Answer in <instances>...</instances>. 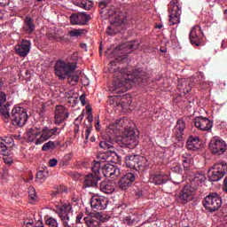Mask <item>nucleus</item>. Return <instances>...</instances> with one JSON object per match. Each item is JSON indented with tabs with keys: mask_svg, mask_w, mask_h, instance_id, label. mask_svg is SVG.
I'll use <instances>...</instances> for the list:
<instances>
[{
	"mask_svg": "<svg viewBox=\"0 0 227 227\" xmlns=\"http://www.w3.org/2000/svg\"><path fill=\"white\" fill-rule=\"evenodd\" d=\"M171 171L173 173H177V175H180V173H182V167L180 166V164L177 163L171 168Z\"/></svg>",
	"mask_w": 227,
	"mask_h": 227,
	"instance_id": "43",
	"label": "nucleus"
},
{
	"mask_svg": "<svg viewBox=\"0 0 227 227\" xmlns=\"http://www.w3.org/2000/svg\"><path fill=\"white\" fill-rule=\"evenodd\" d=\"M15 51L20 58H26L31 51V41L23 40L20 44L15 46Z\"/></svg>",
	"mask_w": 227,
	"mask_h": 227,
	"instance_id": "23",
	"label": "nucleus"
},
{
	"mask_svg": "<svg viewBox=\"0 0 227 227\" xmlns=\"http://www.w3.org/2000/svg\"><path fill=\"white\" fill-rule=\"evenodd\" d=\"M79 132V123L74 122V133L77 134Z\"/></svg>",
	"mask_w": 227,
	"mask_h": 227,
	"instance_id": "55",
	"label": "nucleus"
},
{
	"mask_svg": "<svg viewBox=\"0 0 227 227\" xmlns=\"http://www.w3.org/2000/svg\"><path fill=\"white\" fill-rule=\"evenodd\" d=\"M46 224L49 227H58L59 226V223H58V220L56 218L50 216L46 219Z\"/></svg>",
	"mask_w": 227,
	"mask_h": 227,
	"instance_id": "37",
	"label": "nucleus"
},
{
	"mask_svg": "<svg viewBox=\"0 0 227 227\" xmlns=\"http://www.w3.org/2000/svg\"><path fill=\"white\" fill-rule=\"evenodd\" d=\"M134 180H136V176L134 175V173L128 172L124 175V176L120 179L117 184V187L121 191H127V189H129V187L132 185Z\"/></svg>",
	"mask_w": 227,
	"mask_h": 227,
	"instance_id": "16",
	"label": "nucleus"
},
{
	"mask_svg": "<svg viewBox=\"0 0 227 227\" xmlns=\"http://www.w3.org/2000/svg\"><path fill=\"white\" fill-rule=\"evenodd\" d=\"M84 120V114H81L75 120L74 123H81Z\"/></svg>",
	"mask_w": 227,
	"mask_h": 227,
	"instance_id": "50",
	"label": "nucleus"
},
{
	"mask_svg": "<svg viewBox=\"0 0 227 227\" xmlns=\"http://www.w3.org/2000/svg\"><path fill=\"white\" fill-rule=\"evenodd\" d=\"M176 200L179 203H189V201H192V187H191L190 185L184 186Z\"/></svg>",
	"mask_w": 227,
	"mask_h": 227,
	"instance_id": "21",
	"label": "nucleus"
},
{
	"mask_svg": "<svg viewBox=\"0 0 227 227\" xmlns=\"http://www.w3.org/2000/svg\"><path fill=\"white\" fill-rule=\"evenodd\" d=\"M83 221L87 227H100V222L95 216H84Z\"/></svg>",
	"mask_w": 227,
	"mask_h": 227,
	"instance_id": "30",
	"label": "nucleus"
},
{
	"mask_svg": "<svg viewBox=\"0 0 227 227\" xmlns=\"http://www.w3.org/2000/svg\"><path fill=\"white\" fill-rule=\"evenodd\" d=\"M121 175V170L117 166L106 163L100 168V177L104 176L106 178H118Z\"/></svg>",
	"mask_w": 227,
	"mask_h": 227,
	"instance_id": "13",
	"label": "nucleus"
},
{
	"mask_svg": "<svg viewBox=\"0 0 227 227\" xmlns=\"http://www.w3.org/2000/svg\"><path fill=\"white\" fill-rule=\"evenodd\" d=\"M100 190L105 194H113V192L115 191L114 184L111 181H103L99 185Z\"/></svg>",
	"mask_w": 227,
	"mask_h": 227,
	"instance_id": "27",
	"label": "nucleus"
},
{
	"mask_svg": "<svg viewBox=\"0 0 227 227\" xmlns=\"http://www.w3.org/2000/svg\"><path fill=\"white\" fill-rule=\"evenodd\" d=\"M59 193V192L57 191V192L52 193V196H58Z\"/></svg>",
	"mask_w": 227,
	"mask_h": 227,
	"instance_id": "60",
	"label": "nucleus"
},
{
	"mask_svg": "<svg viewBox=\"0 0 227 227\" xmlns=\"http://www.w3.org/2000/svg\"><path fill=\"white\" fill-rule=\"evenodd\" d=\"M86 109L88 113L87 120L90 123H91L93 121V114L91 113V108H90V106H86Z\"/></svg>",
	"mask_w": 227,
	"mask_h": 227,
	"instance_id": "45",
	"label": "nucleus"
},
{
	"mask_svg": "<svg viewBox=\"0 0 227 227\" xmlns=\"http://www.w3.org/2000/svg\"><path fill=\"white\" fill-rule=\"evenodd\" d=\"M36 178H38V180H45V178H47V175H45V171H43V170L38 171L36 174Z\"/></svg>",
	"mask_w": 227,
	"mask_h": 227,
	"instance_id": "44",
	"label": "nucleus"
},
{
	"mask_svg": "<svg viewBox=\"0 0 227 227\" xmlns=\"http://www.w3.org/2000/svg\"><path fill=\"white\" fill-rule=\"evenodd\" d=\"M222 47L223 49H226V45H224V41L222 42Z\"/></svg>",
	"mask_w": 227,
	"mask_h": 227,
	"instance_id": "59",
	"label": "nucleus"
},
{
	"mask_svg": "<svg viewBox=\"0 0 227 227\" xmlns=\"http://www.w3.org/2000/svg\"><path fill=\"white\" fill-rule=\"evenodd\" d=\"M223 191L227 193V176L223 180Z\"/></svg>",
	"mask_w": 227,
	"mask_h": 227,
	"instance_id": "54",
	"label": "nucleus"
},
{
	"mask_svg": "<svg viewBox=\"0 0 227 227\" xmlns=\"http://www.w3.org/2000/svg\"><path fill=\"white\" fill-rule=\"evenodd\" d=\"M90 134H91V129H90V127H87L85 130V139H88L90 137Z\"/></svg>",
	"mask_w": 227,
	"mask_h": 227,
	"instance_id": "53",
	"label": "nucleus"
},
{
	"mask_svg": "<svg viewBox=\"0 0 227 227\" xmlns=\"http://www.w3.org/2000/svg\"><path fill=\"white\" fill-rule=\"evenodd\" d=\"M80 100L82 102V104H84L85 100H86V96L84 94H82L81 97H80Z\"/></svg>",
	"mask_w": 227,
	"mask_h": 227,
	"instance_id": "57",
	"label": "nucleus"
},
{
	"mask_svg": "<svg viewBox=\"0 0 227 227\" xmlns=\"http://www.w3.org/2000/svg\"><path fill=\"white\" fill-rule=\"evenodd\" d=\"M81 47H82V49H84L86 51L88 46L86 45V43H82Z\"/></svg>",
	"mask_w": 227,
	"mask_h": 227,
	"instance_id": "58",
	"label": "nucleus"
},
{
	"mask_svg": "<svg viewBox=\"0 0 227 227\" xmlns=\"http://www.w3.org/2000/svg\"><path fill=\"white\" fill-rule=\"evenodd\" d=\"M169 26L180 24V15H182V5L178 0L170 1Z\"/></svg>",
	"mask_w": 227,
	"mask_h": 227,
	"instance_id": "11",
	"label": "nucleus"
},
{
	"mask_svg": "<svg viewBox=\"0 0 227 227\" xmlns=\"http://www.w3.org/2000/svg\"><path fill=\"white\" fill-rule=\"evenodd\" d=\"M194 124L200 130H212L213 127V122L207 117H196L194 119Z\"/></svg>",
	"mask_w": 227,
	"mask_h": 227,
	"instance_id": "22",
	"label": "nucleus"
},
{
	"mask_svg": "<svg viewBox=\"0 0 227 227\" xmlns=\"http://www.w3.org/2000/svg\"><path fill=\"white\" fill-rule=\"evenodd\" d=\"M186 146L188 150H198L200 148V137L190 136L186 142Z\"/></svg>",
	"mask_w": 227,
	"mask_h": 227,
	"instance_id": "28",
	"label": "nucleus"
},
{
	"mask_svg": "<svg viewBox=\"0 0 227 227\" xmlns=\"http://www.w3.org/2000/svg\"><path fill=\"white\" fill-rule=\"evenodd\" d=\"M28 196H29L30 200L36 201V190H35L34 187H30L28 189Z\"/></svg>",
	"mask_w": 227,
	"mask_h": 227,
	"instance_id": "41",
	"label": "nucleus"
},
{
	"mask_svg": "<svg viewBox=\"0 0 227 227\" xmlns=\"http://www.w3.org/2000/svg\"><path fill=\"white\" fill-rule=\"evenodd\" d=\"M8 174H6V172H4L2 174V176L0 177V182L1 184H4L8 182Z\"/></svg>",
	"mask_w": 227,
	"mask_h": 227,
	"instance_id": "47",
	"label": "nucleus"
},
{
	"mask_svg": "<svg viewBox=\"0 0 227 227\" xmlns=\"http://www.w3.org/2000/svg\"><path fill=\"white\" fill-rule=\"evenodd\" d=\"M185 130V122L184 120L179 119L176 122V127L173 129V132L175 136L177 137V139H182V135L184 134V131Z\"/></svg>",
	"mask_w": 227,
	"mask_h": 227,
	"instance_id": "26",
	"label": "nucleus"
},
{
	"mask_svg": "<svg viewBox=\"0 0 227 227\" xmlns=\"http://www.w3.org/2000/svg\"><path fill=\"white\" fill-rule=\"evenodd\" d=\"M6 102V94L0 92V107Z\"/></svg>",
	"mask_w": 227,
	"mask_h": 227,
	"instance_id": "49",
	"label": "nucleus"
},
{
	"mask_svg": "<svg viewBox=\"0 0 227 227\" xmlns=\"http://www.w3.org/2000/svg\"><path fill=\"white\" fill-rule=\"evenodd\" d=\"M207 180V177L205 176V174L201 172H198L193 175V177L192 178V185H201L205 181Z\"/></svg>",
	"mask_w": 227,
	"mask_h": 227,
	"instance_id": "29",
	"label": "nucleus"
},
{
	"mask_svg": "<svg viewBox=\"0 0 227 227\" xmlns=\"http://www.w3.org/2000/svg\"><path fill=\"white\" fill-rule=\"evenodd\" d=\"M10 0H0V6H8Z\"/></svg>",
	"mask_w": 227,
	"mask_h": 227,
	"instance_id": "52",
	"label": "nucleus"
},
{
	"mask_svg": "<svg viewBox=\"0 0 227 227\" xmlns=\"http://www.w3.org/2000/svg\"><path fill=\"white\" fill-rule=\"evenodd\" d=\"M0 155H3L4 157H6V155H9L8 146L4 145V143L1 140H0Z\"/></svg>",
	"mask_w": 227,
	"mask_h": 227,
	"instance_id": "38",
	"label": "nucleus"
},
{
	"mask_svg": "<svg viewBox=\"0 0 227 227\" xmlns=\"http://www.w3.org/2000/svg\"><path fill=\"white\" fill-rule=\"evenodd\" d=\"M115 65L116 62L114 61H111L109 64L110 72H114V81L109 86V91L114 95L110 96L109 102L125 109L132 104V96L124 94L125 91L130 90L135 82H146L148 76L145 69L137 68L132 74L129 69L116 70L113 68Z\"/></svg>",
	"mask_w": 227,
	"mask_h": 227,
	"instance_id": "1",
	"label": "nucleus"
},
{
	"mask_svg": "<svg viewBox=\"0 0 227 227\" xmlns=\"http://www.w3.org/2000/svg\"><path fill=\"white\" fill-rule=\"evenodd\" d=\"M132 49H137V43H127L116 47L110 58H115L117 61H122V59H127V55L132 52Z\"/></svg>",
	"mask_w": 227,
	"mask_h": 227,
	"instance_id": "7",
	"label": "nucleus"
},
{
	"mask_svg": "<svg viewBox=\"0 0 227 227\" xmlns=\"http://www.w3.org/2000/svg\"><path fill=\"white\" fill-rule=\"evenodd\" d=\"M56 146V144L52 141H49L43 145V150L46 152V150H51V148H54Z\"/></svg>",
	"mask_w": 227,
	"mask_h": 227,
	"instance_id": "42",
	"label": "nucleus"
},
{
	"mask_svg": "<svg viewBox=\"0 0 227 227\" xmlns=\"http://www.w3.org/2000/svg\"><path fill=\"white\" fill-rule=\"evenodd\" d=\"M140 157L138 155H129L125 157V163L128 168L130 169H136V168H139V160Z\"/></svg>",
	"mask_w": 227,
	"mask_h": 227,
	"instance_id": "25",
	"label": "nucleus"
},
{
	"mask_svg": "<svg viewBox=\"0 0 227 227\" xmlns=\"http://www.w3.org/2000/svg\"><path fill=\"white\" fill-rule=\"evenodd\" d=\"M98 160L95 162H99L100 168L104 166V162H113L114 164L116 163V161L119 159L118 153H116V151H108L106 153H99L97 157Z\"/></svg>",
	"mask_w": 227,
	"mask_h": 227,
	"instance_id": "14",
	"label": "nucleus"
},
{
	"mask_svg": "<svg viewBox=\"0 0 227 227\" xmlns=\"http://www.w3.org/2000/svg\"><path fill=\"white\" fill-rule=\"evenodd\" d=\"M158 29H162V25H157Z\"/></svg>",
	"mask_w": 227,
	"mask_h": 227,
	"instance_id": "62",
	"label": "nucleus"
},
{
	"mask_svg": "<svg viewBox=\"0 0 227 227\" xmlns=\"http://www.w3.org/2000/svg\"><path fill=\"white\" fill-rule=\"evenodd\" d=\"M169 178L170 177L168 174H154L151 176V182H153V184H154L155 185H162V184H167Z\"/></svg>",
	"mask_w": 227,
	"mask_h": 227,
	"instance_id": "24",
	"label": "nucleus"
},
{
	"mask_svg": "<svg viewBox=\"0 0 227 227\" xmlns=\"http://www.w3.org/2000/svg\"><path fill=\"white\" fill-rule=\"evenodd\" d=\"M10 106L4 105L0 108V114L5 119V123H8V118H10Z\"/></svg>",
	"mask_w": 227,
	"mask_h": 227,
	"instance_id": "34",
	"label": "nucleus"
},
{
	"mask_svg": "<svg viewBox=\"0 0 227 227\" xmlns=\"http://www.w3.org/2000/svg\"><path fill=\"white\" fill-rule=\"evenodd\" d=\"M209 150L215 155H223L227 150L226 142L219 137H214L209 142Z\"/></svg>",
	"mask_w": 227,
	"mask_h": 227,
	"instance_id": "12",
	"label": "nucleus"
},
{
	"mask_svg": "<svg viewBox=\"0 0 227 227\" xmlns=\"http://www.w3.org/2000/svg\"><path fill=\"white\" fill-rule=\"evenodd\" d=\"M109 200L104 196H94L90 199V207L94 210H106Z\"/></svg>",
	"mask_w": 227,
	"mask_h": 227,
	"instance_id": "15",
	"label": "nucleus"
},
{
	"mask_svg": "<svg viewBox=\"0 0 227 227\" xmlns=\"http://www.w3.org/2000/svg\"><path fill=\"white\" fill-rule=\"evenodd\" d=\"M203 205L208 212H215L219 210L223 205V200L217 193H210L203 200Z\"/></svg>",
	"mask_w": 227,
	"mask_h": 227,
	"instance_id": "10",
	"label": "nucleus"
},
{
	"mask_svg": "<svg viewBox=\"0 0 227 227\" xmlns=\"http://www.w3.org/2000/svg\"><path fill=\"white\" fill-rule=\"evenodd\" d=\"M191 163L192 164H194V160L192 159H190V158H184L183 159V166H184V168L185 169V171H187V169H189V166H191Z\"/></svg>",
	"mask_w": 227,
	"mask_h": 227,
	"instance_id": "40",
	"label": "nucleus"
},
{
	"mask_svg": "<svg viewBox=\"0 0 227 227\" xmlns=\"http://www.w3.org/2000/svg\"><path fill=\"white\" fill-rule=\"evenodd\" d=\"M67 81L69 82V84H71V86H75V84H77V82H79V74H77V73H75V71L71 74H67Z\"/></svg>",
	"mask_w": 227,
	"mask_h": 227,
	"instance_id": "33",
	"label": "nucleus"
},
{
	"mask_svg": "<svg viewBox=\"0 0 227 227\" xmlns=\"http://www.w3.org/2000/svg\"><path fill=\"white\" fill-rule=\"evenodd\" d=\"M91 174L85 176L84 185L85 187H97L98 185L100 177V162H95L91 167Z\"/></svg>",
	"mask_w": 227,
	"mask_h": 227,
	"instance_id": "9",
	"label": "nucleus"
},
{
	"mask_svg": "<svg viewBox=\"0 0 227 227\" xmlns=\"http://www.w3.org/2000/svg\"><path fill=\"white\" fill-rule=\"evenodd\" d=\"M108 137L104 138L100 143V148L104 150L115 151L114 143L113 137H121V141L125 143L129 148H136L138 145L137 136H136V131L130 129L129 126V121L127 119H120L111 123L107 129Z\"/></svg>",
	"mask_w": 227,
	"mask_h": 227,
	"instance_id": "2",
	"label": "nucleus"
},
{
	"mask_svg": "<svg viewBox=\"0 0 227 227\" xmlns=\"http://www.w3.org/2000/svg\"><path fill=\"white\" fill-rule=\"evenodd\" d=\"M27 118V112L23 107L16 106L12 110L11 121L14 127H24Z\"/></svg>",
	"mask_w": 227,
	"mask_h": 227,
	"instance_id": "8",
	"label": "nucleus"
},
{
	"mask_svg": "<svg viewBox=\"0 0 227 227\" xmlns=\"http://www.w3.org/2000/svg\"><path fill=\"white\" fill-rule=\"evenodd\" d=\"M107 14L109 17L110 25L106 28V35L114 36L116 33H120V31L123 29L127 16L125 12H120L114 8L108 10Z\"/></svg>",
	"mask_w": 227,
	"mask_h": 227,
	"instance_id": "4",
	"label": "nucleus"
},
{
	"mask_svg": "<svg viewBox=\"0 0 227 227\" xmlns=\"http://www.w3.org/2000/svg\"><path fill=\"white\" fill-rule=\"evenodd\" d=\"M3 88V80L0 78V90Z\"/></svg>",
	"mask_w": 227,
	"mask_h": 227,
	"instance_id": "61",
	"label": "nucleus"
},
{
	"mask_svg": "<svg viewBox=\"0 0 227 227\" xmlns=\"http://www.w3.org/2000/svg\"><path fill=\"white\" fill-rule=\"evenodd\" d=\"M70 116L68 110L63 106H57L55 107V123L56 125H61L67 118Z\"/></svg>",
	"mask_w": 227,
	"mask_h": 227,
	"instance_id": "18",
	"label": "nucleus"
},
{
	"mask_svg": "<svg viewBox=\"0 0 227 227\" xmlns=\"http://www.w3.org/2000/svg\"><path fill=\"white\" fill-rule=\"evenodd\" d=\"M23 29L26 31V33H31L32 31H35V24L33 23V19H31V17L25 18Z\"/></svg>",
	"mask_w": 227,
	"mask_h": 227,
	"instance_id": "32",
	"label": "nucleus"
},
{
	"mask_svg": "<svg viewBox=\"0 0 227 227\" xmlns=\"http://www.w3.org/2000/svg\"><path fill=\"white\" fill-rule=\"evenodd\" d=\"M90 20V15L85 13H76L70 16L72 26H86Z\"/></svg>",
	"mask_w": 227,
	"mask_h": 227,
	"instance_id": "20",
	"label": "nucleus"
},
{
	"mask_svg": "<svg viewBox=\"0 0 227 227\" xmlns=\"http://www.w3.org/2000/svg\"><path fill=\"white\" fill-rule=\"evenodd\" d=\"M67 98H68V102H70V104H75L77 98H79V95L75 93V91L70 90L67 92Z\"/></svg>",
	"mask_w": 227,
	"mask_h": 227,
	"instance_id": "35",
	"label": "nucleus"
},
{
	"mask_svg": "<svg viewBox=\"0 0 227 227\" xmlns=\"http://www.w3.org/2000/svg\"><path fill=\"white\" fill-rule=\"evenodd\" d=\"M227 173V163L224 160L218 161L211 167L207 172L210 182H219Z\"/></svg>",
	"mask_w": 227,
	"mask_h": 227,
	"instance_id": "6",
	"label": "nucleus"
},
{
	"mask_svg": "<svg viewBox=\"0 0 227 227\" xmlns=\"http://www.w3.org/2000/svg\"><path fill=\"white\" fill-rule=\"evenodd\" d=\"M38 227H44L43 224L42 223V222L39 223V226Z\"/></svg>",
	"mask_w": 227,
	"mask_h": 227,
	"instance_id": "63",
	"label": "nucleus"
},
{
	"mask_svg": "<svg viewBox=\"0 0 227 227\" xmlns=\"http://www.w3.org/2000/svg\"><path fill=\"white\" fill-rule=\"evenodd\" d=\"M70 159H72V154H66L64 156V160H70Z\"/></svg>",
	"mask_w": 227,
	"mask_h": 227,
	"instance_id": "56",
	"label": "nucleus"
},
{
	"mask_svg": "<svg viewBox=\"0 0 227 227\" xmlns=\"http://www.w3.org/2000/svg\"><path fill=\"white\" fill-rule=\"evenodd\" d=\"M86 33H88L86 28H73L68 30V35L71 38H79V36H83Z\"/></svg>",
	"mask_w": 227,
	"mask_h": 227,
	"instance_id": "31",
	"label": "nucleus"
},
{
	"mask_svg": "<svg viewBox=\"0 0 227 227\" xmlns=\"http://www.w3.org/2000/svg\"><path fill=\"white\" fill-rule=\"evenodd\" d=\"M134 180H136V176L134 175V173L128 172L124 175V176L120 179L117 184V187L121 191H127V189H129V187L132 185Z\"/></svg>",
	"mask_w": 227,
	"mask_h": 227,
	"instance_id": "17",
	"label": "nucleus"
},
{
	"mask_svg": "<svg viewBox=\"0 0 227 227\" xmlns=\"http://www.w3.org/2000/svg\"><path fill=\"white\" fill-rule=\"evenodd\" d=\"M4 162L5 164H12L13 163V158H12V156L7 154V155L4 156Z\"/></svg>",
	"mask_w": 227,
	"mask_h": 227,
	"instance_id": "46",
	"label": "nucleus"
},
{
	"mask_svg": "<svg viewBox=\"0 0 227 227\" xmlns=\"http://www.w3.org/2000/svg\"><path fill=\"white\" fill-rule=\"evenodd\" d=\"M149 166H150V161L148 160V159L145 157L140 158L138 168H145V169H146V168H148Z\"/></svg>",
	"mask_w": 227,
	"mask_h": 227,
	"instance_id": "39",
	"label": "nucleus"
},
{
	"mask_svg": "<svg viewBox=\"0 0 227 227\" xmlns=\"http://www.w3.org/2000/svg\"><path fill=\"white\" fill-rule=\"evenodd\" d=\"M73 61L59 59L55 63V75L63 81L67 75L74 74L77 69V53H74Z\"/></svg>",
	"mask_w": 227,
	"mask_h": 227,
	"instance_id": "5",
	"label": "nucleus"
},
{
	"mask_svg": "<svg viewBox=\"0 0 227 227\" xmlns=\"http://www.w3.org/2000/svg\"><path fill=\"white\" fill-rule=\"evenodd\" d=\"M84 215H82V213H78V215H76V223H82V217Z\"/></svg>",
	"mask_w": 227,
	"mask_h": 227,
	"instance_id": "51",
	"label": "nucleus"
},
{
	"mask_svg": "<svg viewBox=\"0 0 227 227\" xmlns=\"http://www.w3.org/2000/svg\"><path fill=\"white\" fill-rule=\"evenodd\" d=\"M203 40V33L199 26L193 27L190 32V42L192 45L200 47L201 41Z\"/></svg>",
	"mask_w": 227,
	"mask_h": 227,
	"instance_id": "19",
	"label": "nucleus"
},
{
	"mask_svg": "<svg viewBox=\"0 0 227 227\" xmlns=\"http://www.w3.org/2000/svg\"><path fill=\"white\" fill-rule=\"evenodd\" d=\"M61 131H58V128L50 129L49 127L32 128L27 131L24 135L25 139L28 143H34V145H43L45 141H49L54 136H58Z\"/></svg>",
	"mask_w": 227,
	"mask_h": 227,
	"instance_id": "3",
	"label": "nucleus"
},
{
	"mask_svg": "<svg viewBox=\"0 0 227 227\" xmlns=\"http://www.w3.org/2000/svg\"><path fill=\"white\" fill-rule=\"evenodd\" d=\"M0 141L7 146H13L14 140L12 137H0Z\"/></svg>",
	"mask_w": 227,
	"mask_h": 227,
	"instance_id": "36",
	"label": "nucleus"
},
{
	"mask_svg": "<svg viewBox=\"0 0 227 227\" xmlns=\"http://www.w3.org/2000/svg\"><path fill=\"white\" fill-rule=\"evenodd\" d=\"M225 18L227 19V9L224 11Z\"/></svg>",
	"mask_w": 227,
	"mask_h": 227,
	"instance_id": "64",
	"label": "nucleus"
},
{
	"mask_svg": "<svg viewBox=\"0 0 227 227\" xmlns=\"http://www.w3.org/2000/svg\"><path fill=\"white\" fill-rule=\"evenodd\" d=\"M50 168H55V166H58V160L53 158V159H51L48 162Z\"/></svg>",
	"mask_w": 227,
	"mask_h": 227,
	"instance_id": "48",
	"label": "nucleus"
}]
</instances>
